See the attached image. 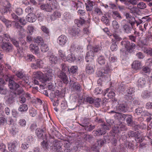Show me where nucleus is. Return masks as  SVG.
<instances>
[{"label":"nucleus","instance_id":"obj_1","mask_svg":"<svg viewBox=\"0 0 152 152\" xmlns=\"http://www.w3.org/2000/svg\"><path fill=\"white\" fill-rule=\"evenodd\" d=\"M111 65L107 63L104 69L98 71L96 75L98 77H102L106 79L110 76L109 72L111 71Z\"/></svg>","mask_w":152,"mask_h":152},{"label":"nucleus","instance_id":"obj_2","mask_svg":"<svg viewBox=\"0 0 152 152\" xmlns=\"http://www.w3.org/2000/svg\"><path fill=\"white\" fill-rule=\"evenodd\" d=\"M50 141L51 142V145L50 147V150L51 152H59L61 151V147L58 140L51 139Z\"/></svg>","mask_w":152,"mask_h":152},{"label":"nucleus","instance_id":"obj_3","mask_svg":"<svg viewBox=\"0 0 152 152\" xmlns=\"http://www.w3.org/2000/svg\"><path fill=\"white\" fill-rule=\"evenodd\" d=\"M1 47L3 51L6 53L11 52L13 50V45L8 42H3L1 45Z\"/></svg>","mask_w":152,"mask_h":152},{"label":"nucleus","instance_id":"obj_4","mask_svg":"<svg viewBox=\"0 0 152 152\" xmlns=\"http://www.w3.org/2000/svg\"><path fill=\"white\" fill-rule=\"evenodd\" d=\"M135 88L132 87H129L126 90V94L124 95V98L130 102L133 100V93L135 92Z\"/></svg>","mask_w":152,"mask_h":152},{"label":"nucleus","instance_id":"obj_5","mask_svg":"<svg viewBox=\"0 0 152 152\" xmlns=\"http://www.w3.org/2000/svg\"><path fill=\"white\" fill-rule=\"evenodd\" d=\"M121 45L127 49V50L131 53L133 51V48L135 46V45L133 43H130L129 41L128 40H124L121 42Z\"/></svg>","mask_w":152,"mask_h":152},{"label":"nucleus","instance_id":"obj_6","mask_svg":"<svg viewBox=\"0 0 152 152\" xmlns=\"http://www.w3.org/2000/svg\"><path fill=\"white\" fill-rule=\"evenodd\" d=\"M66 73L59 70L57 72V75L59 78L62 80L64 83L67 84L69 83V80Z\"/></svg>","mask_w":152,"mask_h":152},{"label":"nucleus","instance_id":"obj_7","mask_svg":"<svg viewBox=\"0 0 152 152\" xmlns=\"http://www.w3.org/2000/svg\"><path fill=\"white\" fill-rule=\"evenodd\" d=\"M89 62L86 64L85 70L86 73L91 75L94 73L95 66L93 64L94 61H91Z\"/></svg>","mask_w":152,"mask_h":152},{"label":"nucleus","instance_id":"obj_8","mask_svg":"<svg viewBox=\"0 0 152 152\" xmlns=\"http://www.w3.org/2000/svg\"><path fill=\"white\" fill-rule=\"evenodd\" d=\"M101 127L94 130L93 132L95 136H99L104 135L106 133V128L103 124H101Z\"/></svg>","mask_w":152,"mask_h":152},{"label":"nucleus","instance_id":"obj_9","mask_svg":"<svg viewBox=\"0 0 152 152\" xmlns=\"http://www.w3.org/2000/svg\"><path fill=\"white\" fill-rule=\"evenodd\" d=\"M128 108L127 102L124 101L121 103L119 104L117 109L120 112L125 113L128 110Z\"/></svg>","mask_w":152,"mask_h":152},{"label":"nucleus","instance_id":"obj_10","mask_svg":"<svg viewBox=\"0 0 152 152\" xmlns=\"http://www.w3.org/2000/svg\"><path fill=\"white\" fill-rule=\"evenodd\" d=\"M8 86L11 90L15 91L19 88L20 86L18 83L12 80H9Z\"/></svg>","mask_w":152,"mask_h":152},{"label":"nucleus","instance_id":"obj_11","mask_svg":"<svg viewBox=\"0 0 152 152\" xmlns=\"http://www.w3.org/2000/svg\"><path fill=\"white\" fill-rule=\"evenodd\" d=\"M33 77L38 79L39 82L43 83L44 76L43 73L40 71H37L33 73Z\"/></svg>","mask_w":152,"mask_h":152},{"label":"nucleus","instance_id":"obj_12","mask_svg":"<svg viewBox=\"0 0 152 152\" xmlns=\"http://www.w3.org/2000/svg\"><path fill=\"white\" fill-rule=\"evenodd\" d=\"M89 50L86 53L85 59L86 61L87 62H89L91 61H93V58L94 56V53L93 51L91 50Z\"/></svg>","mask_w":152,"mask_h":152},{"label":"nucleus","instance_id":"obj_13","mask_svg":"<svg viewBox=\"0 0 152 152\" xmlns=\"http://www.w3.org/2000/svg\"><path fill=\"white\" fill-rule=\"evenodd\" d=\"M46 3L48 4L50 12L53 10L56 9L58 6L56 0H47Z\"/></svg>","mask_w":152,"mask_h":152},{"label":"nucleus","instance_id":"obj_14","mask_svg":"<svg viewBox=\"0 0 152 152\" xmlns=\"http://www.w3.org/2000/svg\"><path fill=\"white\" fill-rule=\"evenodd\" d=\"M129 23L123 25L122 26V28L124 32L125 33L129 34L131 33L132 29L133 28L132 26L130 25Z\"/></svg>","mask_w":152,"mask_h":152},{"label":"nucleus","instance_id":"obj_15","mask_svg":"<svg viewBox=\"0 0 152 152\" xmlns=\"http://www.w3.org/2000/svg\"><path fill=\"white\" fill-rule=\"evenodd\" d=\"M43 66V62L40 59H37L35 63L32 64L31 67L33 69H37L38 68H42Z\"/></svg>","mask_w":152,"mask_h":152},{"label":"nucleus","instance_id":"obj_16","mask_svg":"<svg viewBox=\"0 0 152 152\" xmlns=\"http://www.w3.org/2000/svg\"><path fill=\"white\" fill-rule=\"evenodd\" d=\"M68 40L67 37L64 35L59 36L58 39V42L59 45L61 46L64 45Z\"/></svg>","mask_w":152,"mask_h":152},{"label":"nucleus","instance_id":"obj_17","mask_svg":"<svg viewBox=\"0 0 152 152\" xmlns=\"http://www.w3.org/2000/svg\"><path fill=\"white\" fill-rule=\"evenodd\" d=\"M80 31V30L78 28L73 26L71 28L69 31V33L72 36L75 37L77 36H78Z\"/></svg>","mask_w":152,"mask_h":152},{"label":"nucleus","instance_id":"obj_18","mask_svg":"<svg viewBox=\"0 0 152 152\" xmlns=\"http://www.w3.org/2000/svg\"><path fill=\"white\" fill-rule=\"evenodd\" d=\"M29 48L31 51L33 53L37 54L39 53V49L37 45L34 44L30 45Z\"/></svg>","mask_w":152,"mask_h":152},{"label":"nucleus","instance_id":"obj_19","mask_svg":"<svg viewBox=\"0 0 152 152\" xmlns=\"http://www.w3.org/2000/svg\"><path fill=\"white\" fill-rule=\"evenodd\" d=\"M16 96V94L14 92L11 93L6 100L7 103L8 104H12L15 102V98Z\"/></svg>","mask_w":152,"mask_h":152},{"label":"nucleus","instance_id":"obj_20","mask_svg":"<svg viewBox=\"0 0 152 152\" xmlns=\"http://www.w3.org/2000/svg\"><path fill=\"white\" fill-rule=\"evenodd\" d=\"M102 47L99 45H95L94 46L89 45L87 46L88 50H91L94 53H98L101 50Z\"/></svg>","mask_w":152,"mask_h":152},{"label":"nucleus","instance_id":"obj_21","mask_svg":"<svg viewBox=\"0 0 152 152\" xmlns=\"http://www.w3.org/2000/svg\"><path fill=\"white\" fill-rule=\"evenodd\" d=\"M128 115V114H125L119 113H117L116 114L114 115V116L116 119L122 121H124L127 116Z\"/></svg>","mask_w":152,"mask_h":152},{"label":"nucleus","instance_id":"obj_22","mask_svg":"<svg viewBox=\"0 0 152 152\" xmlns=\"http://www.w3.org/2000/svg\"><path fill=\"white\" fill-rule=\"evenodd\" d=\"M104 96H107L110 98H111L114 97L115 95V93L112 91L111 89L107 88L103 93Z\"/></svg>","mask_w":152,"mask_h":152},{"label":"nucleus","instance_id":"obj_23","mask_svg":"<svg viewBox=\"0 0 152 152\" xmlns=\"http://www.w3.org/2000/svg\"><path fill=\"white\" fill-rule=\"evenodd\" d=\"M114 123L113 120L107 119L106 120V123L102 124L107 130H109L111 128V126Z\"/></svg>","mask_w":152,"mask_h":152},{"label":"nucleus","instance_id":"obj_24","mask_svg":"<svg viewBox=\"0 0 152 152\" xmlns=\"http://www.w3.org/2000/svg\"><path fill=\"white\" fill-rule=\"evenodd\" d=\"M37 19V17L34 14H29L27 15L26 20L29 22H34Z\"/></svg>","mask_w":152,"mask_h":152},{"label":"nucleus","instance_id":"obj_25","mask_svg":"<svg viewBox=\"0 0 152 152\" xmlns=\"http://www.w3.org/2000/svg\"><path fill=\"white\" fill-rule=\"evenodd\" d=\"M46 131L45 128L44 127L42 129H37L36 130V133L39 139L42 138L43 133Z\"/></svg>","mask_w":152,"mask_h":152},{"label":"nucleus","instance_id":"obj_26","mask_svg":"<svg viewBox=\"0 0 152 152\" xmlns=\"http://www.w3.org/2000/svg\"><path fill=\"white\" fill-rule=\"evenodd\" d=\"M128 8L130 11V12L132 13L135 15L139 14V10L136 7L134 6H129Z\"/></svg>","mask_w":152,"mask_h":152},{"label":"nucleus","instance_id":"obj_27","mask_svg":"<svg viewBox=\"0 0 152 152\" xmlns=\"http://www.w3.org/2000/svg\"><path fill=\"white\" fill-rule=\"evenodd\" d=\"M125 16L126 19L128 21V23L131 25H133L135 21V18L134 17L132 16L129 13H127Z\"/></svg>","mask_w":152,"mask_h":152},{"label":"nucleus","instance_id":"obj_28","mask_svg":"<svg viewBox=\"0 0 152 152\" xmlns=\"http://www.w3.org/2000/svg\"><path fill=\"white\" fill-rule=\"evenodd\" d=\"M59 58L54 55H51L50 56L49 61L52 64H57L58 60Z\"/></svg>","mask_w":152,"mask_h":152},{"label":"nucleus","instance_id":"obj_29","mask_svg":"<svg viewBox=\"0 0 152 152\" xmlns=\"http://www.w3.org/2000/svg\"><path fill=\"white\" fill-rule=\"evenodd\" d=\"M133 68L135 70H137L140 69L142 67L141 62L138 61H134L132 64Z\"/></svg>","mask_w":152,"mask_h":152},{"label":"nucleus","instance_id":"obj_30","mask_svg":"<svg viewBox=\"0 0 152 152\" xmlns=\"http://www.w3.org/2000/svg\"><path fill=\"white\" fill-rule=\"evenodd\" d=\"M72 87L73 89L77 92H80L81 91L82 88L79 83L76 82L73 83Z\"/></svg>","mask_w":152,"mask_h":152},{"label":"nucleus","instance_id":"obj_31","mask_svg":"<svg viewBox=\"0 0 152 152\" xmlns=\"http://www.w3.org/2000/svg\"><path fill=\"white\" fill-rule=\"evenodd\" d=\"M94 5V3L93 1H88L87 3H86V10L88 11H91L93 8V6Z\"/></svg>","mask_w":152,"mask_h":152},{"label":"nucleus","instance_id":"obj_32","mask_svg":"<svg viewBox=\"0 0 152 152\" xmlns=\"http://www.w3.org/2000/svg\"><path fill=\"white\" fill-rule=\"evenodd\" d=\"M128 87V86L127 85H125L122 83L118 85L116 89L118 92L120 93L122 92L125 91L126 88Z\"/></svg>","mask_w":152,"mask_h":152},{"label":"nucleus","instance_id":"obj_33","mask_svg":"<svg viewBox=\"0 0 152 152\" xmlns=\"http://www.w3.org/2000/svg\"><path fill=\"white\" fill-rule=\"evenodd\" d=\"M86 21L84 19L80 18L79 19H75L74 22L78 27H80L85 23Z\"/></svg>","mask_w":152,"mask_h":152},{"label":"nucleus","instance_id":"obj_34","mask_svg":"<svg viewBox=\"0 0 152 152\" xmlns=\"http://www.w3.org/2000/svg\"><path fill=\"white\" fill-rule=\"evenodd\" d=\"M126 122L129 126H133L134 125L133 120L132 116L131 115L128 114L126 117Z\"/></svg>","mask_w":152,"mask_h":152},{"label":"nucleus","instance_id":"obj_35","mask_svg":"<svg viewBox=\"0 0 152 152\" xmlns=\"http://www.w3.org/2000/svg\"><path fill=\"white\" fill-rule=\"evenodd\" d=\"M78 67L76 66H72L69 69L68 73L74 75L77 74Z\"/></svg>","mask_w":152,"mask_h":152},{"label":"nucleus","instance_id":"obj_36","mask_svg":"<svg viewBox=\"0 0 152 152\" xmlns=\"http://www.w3.org/2000/svg\"><path fill=\"white\" fill-rule=\"evenodd\" d=\"M12 23L13 27L15 28L18 29L19 31H22L24 30L22 26L17 22L14 21H12Z\"/></svg>","mask_w":152,"mask_h":152},{"label":"nucleus","instance_id":"obj_37","mask_svg":"<svg viewBox=\"0 0 152 152\" xmlns=\"http://www.w3.org/2000/svg\"><path fill=\"white\" fill-rule=\"evenodd\" d=\"M54 75V74H47L46 76H44V84H45V85H46V83H47V81H49L51 80L53 78Z\"/></svg>","mask_w":152,"mask_h":152},{"label":"nucleus","instance_id":"obj_38","mask_svg":"<svg viewBox=\"0 0 152 152\" xmlns=\"http://www.w3.org/2000/svg\"><path fill=\"white\" fill-rule=\"evenodd\" d=\"M28 106L26 104H22L20 105L18 109V110L21 112H26L28 110Z\"/></svg>","mask_w":152,"mask_h":152},{"label":"nucleus","instance_id":"obj_39","mask_svg":"<svg viewBox=\"0 0 152 152\" xmlns=\"http://www.w3.org/2000/svg\"><path fill=\"white\" fill-rule=\"evenodd\" d=\"M146 81L145 78H140L137 81V84L138 87H142L145 84Z\"/></svg>","mask_w":152,"mask_h":152},{"label":"nucleus","instance_id":"obj_40","mask_svg":"<svg viewBox=\"0 0 152 152\" xmlns=\"http://www.w3.org/2000/svg\"><path fill=\"white\" fill-rule=\"evenodd\" d=\"M142 49L144 53H147L148 55H149L151 56H152V48H147L144 47V46H142Z\"/></svg>","mask_w":152,"mask_h":152},{"label":"nucleus","instance_id":"obj_41","mask_svg":"<svg viewBox=\"0 0 152 152\" xmlns=\"http://www.w3.org/2000/svg\"><path fill=\"white\" fill-rule=\"evenodd\" d=\"M146 127L145 125L143 124H140V125L138 124L134 126V129L135 130H140L145 129Z\"/></svg>","mask_w":152,"mask_h":152},{"label":"nucleus","instance_id":"obj_42","mask_svg":"<svg viewBox=\"0 0 152 152\" xmlns=\"http://www.w3.org/2000/svg\"><path fill=\"white\" fill-rule=\"evenodd\" d=\"M97 61L99 64L101 65H104L106 61L104 57L102 56H100L98 57Z\"/></svg>","mask_w":152,"mask_h":152},{"label":"nucleus","instance_id":"obj_43","mask_svg":"<svg viewBox=\"0 0 152 152\" xmlns=\"http://www.w3.org/2000/svg\"><path fill=\"white\" fill-rule=\"evenodd\" d=\"M90 119L89 118L85 117L82 121V123L80 125L83 127L86 126L87 125H89Z\"/></svg>","mask_w":152,"mask_h":152},{"label":"nucleus","instance_id":"obj_44","mask_svg":"<svg viewBox=\"0 0 152 152\" xmlns=\"http://www.w3.org/2000/svg\"><path fill=\"white\" fill-rule=\"evenodd\" d=\"M61 95L60 92L57 90H56L52 92L50 94V96L53 97H56V96L60 97L62 96Z\"/></svg>","mask_w":152,"mask_h":152},{"label":"nucleus","instance_id":"obj_45","mask_svg":"<svg viewBox=\"0 0 152 152\" xmlns=\"http://www.w3.org/2000/svg\"><path fill=\"white\" fill-rule=\"evenodd\" d=\"M61 67L62 71L65 72L68 74L69 68L67 64L65 63H62L61 64Z\"/></svg>","mask_w":152,"mask_h":152},{"label":"nucleus","instance_id":"obj_46","mask_svg":"<svg viewBox=\"0 0 152 152\" xmlns=\"http://www.w3.org/2000/svg\"><path fill=\"white\" fill-rule=\"evenodd\" d=\"M22 79V80L21 83L20 82V85L23 86L28 83V77L26 76V75Z\"/></svg>","mask_w":152,"mask_h":152},{"label":"nucleus","instance_id":"obj_47","mask_svg":"<svg viewBox=\"0 0 152 152\" xmlns=\"http://www.w3.org/2000/svg\"><path fill=\"white\" fill-rule=\"evenodd\" d=\"M40 45V49L42 52L44 53L47 51L48 50V47L47 45L44 43L41 44Z\"/></svg>","mask_w":152,"mask_h":152},{"label":"nucleus","instance_id":"obj_48","mask_svg":"<svg viewBox=\"0 0 152 152\" xmlns=\"http://www.w3.org/2000/svg\"><path fill=\"white\" fill-rule=\"evenodd\" d=\"M118 133V131L117 130V128L114 126L113 127L109 133V135L110 136L115 137L116 134Z\"/></svg>","mask_w":152,"mask_h":152},{"label":"nucleus","instance_id":"obj_49","mask_svg":"<svg viewBox=\"0 0 152 152\" xmlns=\"http://www.w3.org/2000/svg\"><path fill=\"white\" fill-rule=\"evenodd\" d=\"M151 69L148 66H143L142 67L141 72L142 73H145L148 74L149 75V73L151 72Z\"/></svg>","mask_w":152,"mask_h":152},{"label":"nucleus","instance_id":"obj_50","mask_svg":"<svg viewBox=\"0 0 152 152\" xmlns=\"http://www.w3.org/2000/svg\"><path fill=\"white\" fill-rule=\"evenodd\" d=\"M66 60L69 62H72L75 60L76 58L74 55L73 53L69 54L66 58Z\"/></svg>","mask_w":152,"mask_h":152},{"label":"nucleus","instance_id":"obj_51","mask_svg":"<svg viewBox=\"0 0 152 152\" xmlns=\"http://www.w3.org/2000/svg\"><path fill=\"white\" fill-rule=\"evenodd\" d=\"M101 101V99L99 98L94 97L93 104H94L95 107H99L100 106Z\"/></svg>","mask_w":152,"mask_h":152},{"label":"nucleus","instance_id":"obj_52","mask_svg":"<svg viewBox=\"0 0 152 152\" xmlns=\"http://www.w3.org/2000/svg\"><path fill=\"white\" fill-rule=\"evenodd\" d=\"M61 16V13L60 12L56 11L53 13L51 16V18L52 20H54L57 18Z\"/></svg>","mask_w":152,"mask_h":152},{"label":"nucleus","instance_id":"obj_53","mask_svg":"<svg viewBox=\"0 0 152 152\" xmlns=\"http://www.w3.org/2000/svg\"><path fill=\"white\" fill-rule=\"evenodd\" d=\"M10 8L9 7H5L2 6L0 8V12L2 14H4L10 11Z\"/></svg>","mask_w":152,"mask_h":152},{"label":"nucleus","instance_id":"obj_54","mask_svg":"<svg viewBox=\"0 0 152 152\" xmlns=\"http://www.w3.org/2000/svg\"><path fill=\"white\" fill-rule=\"evenodd\" d=\"M15 75L18 78L22 79L25 75L22 71H16L15 72Z\"/></svg>","mask_w":152,"mask_h":152},{"label":"nucleus","instance_id":"obj_55","mask_svg":"<svg viewBox=\"0 0 152 152\" xmlns=\"http://www.w3.org/2000/svg\"><path fill=\"white\" fill-rule=\"evenodd\" d=\"M26 60L28 61H33L35 60V57L32 54H28L25 57Z\"/></svg>","mask_w":152,"mask_h":152},{"label":"nucleus","instance_id":"obj_56","mask_svg":"<svg viewBox=\"0 0 152 152\" xmlns=\"http://www.w3.org/2000/svg\"><path fill=\"white\" fill-rule=\"evenodd\" d=\"M113 14L112 16L114 19L117 18L119 19H121L122 18L120 13L118 11H115L113 12Z\"/></svg>","mask_w":152,"mask_h":152},{"label":"nucleus","instance_id":"obj_57","mask_svg":"<svg viewBox=\"0 0 152 152\" xmlns=\"http://www.w3.org/2000/svg\"><path fill=\"white\" fill-rule=\"evenodd\" d=\"M143 109L141 108H138L135 110V113L134 114L137 115L142 116L144 112Z\"/></svg>","mask_w":152,"mask_h":152},{"label":"nucleus","instance_id":"obj_58","mask_svg":"<svg viewBox=\"0 0 152 152\" xmlns=\"http://www.w3.org/2000/svg\"><path fill=\"white\" fill-rule=\"evenodd\" d=\"M40 8L42 10H44L45 11H46L47 12H50L48 4L47 3V4H43L41 5L40 6Z\"/></svg>","mask_w":152,"mask_h":152},{"label":"nucleus","instance_id":"obj_59","mask_svg":"<svg viewBox=\"0 0 152 152\" xmlns=\"http://www.w3.org/2000/svg\"><path fill=\"white\" fill-rule=\"evenodd\" d=\"M124 145L127 148L132 150L133 149V145L131 142L126 141L124 143Z\"/></svg>","mask_w":152,"mask_h":152},{"label":"nucleus","instance_id":"obj_60","mask_svg":"<svg viewBox=\"0 0 152 152\" xmlns=\"http://www.w3.org/2000/svg\"><path fill=\"white\" fill-rule=\"evenodd\" d=\"M34 42L38 43L39 45H40L41 44L43 43L42 38L39 36L37 37L34 40Z\"/></svg>","mask_w":152,"mask_h":152},{"label":"nucleus","instance_id":"obj_61","mask_svg":"<svg viewBox=\"0 0 152 152\" xmlns=\"http://www.w3.org/2000/svg\"><path fill=\"white\" fill-rule=\"evenodd\" d=\"M29 113L31 116L34 117L37 114L36 110L33 108H31L29 109Z\"/></svg>","mask_w":152,"mask_h":152},{"label":"nucleus","instance_id":"obj_62","mask_svg":"<svg viewBox=\"0 0 152 152\" xmlns=\"http://www.w3.org/2000/svg\"><path fill=\"white\" fill-rule=\"evenodd\" d=\"M11 40L12 43L16 47L18 48L19 49H20V46L19 42L16 40L15 39L12 38L11 39Z\"/></svg>","mask_w":152,"mask_h":152},{"label":"nucleus","instance_id":"obj_63","mask_svg":"<svg viewBox=\"0 0 152 152\" xmlns=\"http://www.w3.org/2000/svg\"><path fill=\"white\" fill-rule=\"evenodd\" d=\"M84 128L85 130L88 132H91L95 128V126L92 125H89V126L87 125Z\"/></svg>","mask_w":152,"mask_h":152},{"label":"nucleus","instance_id":"obj_64","mask_svg":"<svg viewBox=\"0 0 152 152\" xmlns=\"http://www.w3.org/2000/svg\"><path fill=\"white\" fill-rule=\"evenodd\" d=\"M146 6V4L143 2H140L137 4V7L140 9H144Z\"/></svg>","mask_w":152,"mask_h":152}]
</instances>
